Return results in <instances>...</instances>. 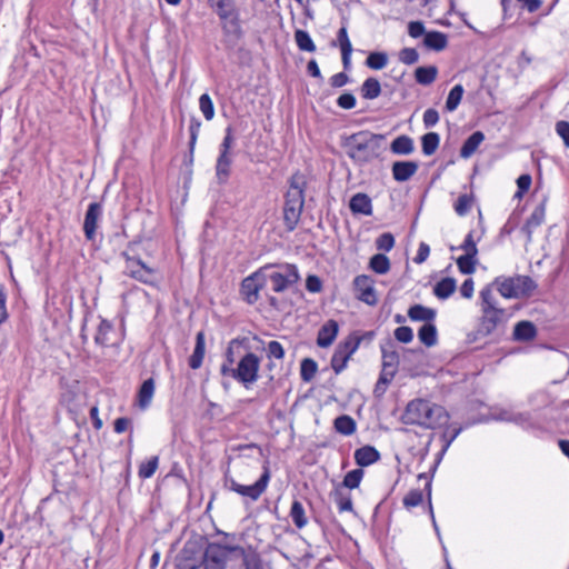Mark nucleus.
Returning <instances> with one entry per match:
<instances>
[{
    "mask_svg": "<svg viewBox=\"0 0 569 569\" xmlns=\"http://www.w3.org/2000/svg\"><path fill=\"white\" fill-rule=\"evenodd\" d=\"M545 204L541 203L537 206L531 212L530 217L527 219L525 226L522 227V231L527 233L530 239L532 229L539 227L545 220Z\"/></svg>",
    "mask_w": 569,
    "mask_h": 569,
    "instance_id": "obj_31",
    "label": "nucleus"
},
{
    "mask_svg": "<svg viewBox=\"0 0 569 569\" xmlns=\"http://www.w3.org/2000/svg\"><path fill=\"white\" fill-rule=\"evenodd\" d=\"M418 338L428 348L436 346L438 341L436 326L432 322L423 323L418 330Z\"/></svg>",
    "mask_w": 569,
    "mask_h": 569,
    "instance_id": "obj_33",
    "label": "nucleus"
},
{
    "mask_svg": "<svg viewBox=\"0 0 569 569\" xmlns=\"http://www.w3.org/2000/svg\"><path fill=\"white\" fill-rule=\"evenodd\" d=\"M240 345H241V341L239 339H232L229 342V345H228V347L226 349V352H224V361L221 365V367L233 368L232 366L236 362L233 347L234 346H240Z\"/></svg>",
    "mask_w": 569,
    "mask_h": 569,
    "instance_id": "obj_59",
    "label": "nucleus"
},
{
    "mask_svg": "<svg viewBox=\"0 0 569 569\" xmlns=\"http://www.w3.org/2000/svg\"><path fill=\"white\" fill-rule=\"evenodd\" d=\"M388 63V54L386 52H370L366 59V66L372 70H381Z\"/></svg>",
    "mask_w": 569,
    "mask_h": 569,
    "instance_id": "obj_49",
    "label": "nucleus"
},
{
    "mask_svg": "<svg viewBox=\"0 0 569 569\" xmlns=\"http://www.w3.org/2000/svg\"><path fill=\"white\" fill-rule=\"evenodd\" d=\"M416 161H395L391 167L392 177L397 182L408 181L418 170Z\"/></svg>",
    "mask_w": 569,
    "mask_h": 569,
    "instance_id": "obj_17",
    "label": "nucleus"
},
{
    "mask_svg": "<svg viewBox=\"0 0 569 569\" xmlns=\"http://www.w3.org/2000/svg\"><path fill=\"white\" fill-rule=\"evenodd\" d=\"M232 549L241 556L243 569H264L262 559L257 551H247L240 546H233Z\"/></svg>",
    "mask_w": 569,
    "mask_h": 569,
    "instance_id": "obj_23",
    "label": "nucleus"
},
{
    "mask_svg": "<svg viewBox=\"0 0 569 569\" xmlns=\"http://www.w3.org/2000/svg\"><path fill=\"white\" fill-rule=\"evenodd\" d=\"M295 40H296L298 48L301 51H307V52L316 51V44H315L313 40L311 39L310 34L306 30L297 29L295 31Z\"/></svg>",
    "mask_w": 569,
    "mask_h": 569,
    "instance_id": "obj_40",
    "label": "nucleus"
},
{
    "mask_svg": "<svg viewBox=\"0 0 569 569\" xmlns=\"http://www.w3.org/2000/svg\"><path fill=\"white\" fill-rule=\"evenodd\" d=\"M355 461L362 469L380 459V452L370 445L363 446L355 451Z\"/></svg>",
    "mask_w": 569,
    "mask_h": 569,
    "instance_id": "obj_21",
    "label": "nucleus"
},
{
    "mask_svg": "<svg viewBox=\"0 0 569 569\" xmlns=\"http://www.w3.org/2000/svg\"><path fill=\"white\" fill-rule=\"evenodd\" d=\"M537 327L529 320H521L513 328L512 339L520 342L532 341L537 337Z\"/></svg>",
    "mask_w": 569,
    "mask_h": 569,
    "instance_id": "obj_20",
    "label": "nucleus"
},
{
    "mask_svg": "<svg viewBox=\"0 0 569 569\" xmlns=\"http://www.w3.org/2000/svg\"><path fill=\"white\" fill-rule=\"evenodd\" d=\"M330 496L336 502L339 512L355 511L351 495L350 492H347L346 489L337 485L336 488L331 491Z\"/></svg>",
    "mask_w": 569,
    "mask_h": 569,
    "instance_id": "obj_26",
    "label": "nucleus"
},
{
    "mask_svg": "<svg viewBox=\"0 0 569 569\" xmlns=\"http://www.w3.org/2000/svg\"><path fill=\"white\" fill-rule=\"evenodd\" d=\"M395 246V237L390 232L381 233L376 239V248L381 251H390Z\"/></svg>",
    "mask_w": 569,
    "mask_h": 569,
    "instance_id": "obj_56",
    "label": "nucleus"
},
{
    "mask_svg": "<svg viewBox=\"0 0 569 569\" xmlns=\"http://www.w3.org/2000/svg\"><path fill=\"white\" fill-rule=\"evenodd\" d=\"M360 93L363 99L373 100L381 94V86L377 78H367L360 87Z\"/></svg>",
    "mask_w": 569,
    "mask_h": 569,
    "instance_id": "obj_36",
    "label": "nucleus"
},
{
    "mask_svg": "<svg viewBox=\"0 0 569 569\" xmlns=\"http://www.w3.org/2000/svg\"><path fill=\"white\" fill-rule=\"evenodd\" d=\"M349 209L353 214H372L371 198L365 192L353 194L349 201Z\"/></svg>",
    "mask_w": 569,
    "mask_h": 569,
    "instance_id": "obj_19",
    "label": "nucleus"
},
{
    "mask_svg": "<svg viewBox=\"0 0 569 569\" xmlns=\"http://www.w3.org/2000/svg\"><path fill=\"white\" fill-rule=\"evenodd\" d=\"M390 150L395 154L408 156L415 151L413 139L407 134L398 136L390 144Z\"/></svg>",
    "mask_w": 569,
    "mask_h": 569,
    "instance_id": "obj_29",
    "label": "nucleus"
},
{
    "mask_svg": "<svg viewBox=\"0 0 569 569\" xmlns=\"http://www.w3.org/2000/svg\"><path fill=\"white\" fill-rule=\"evenodd\" d=\"M358 348L359 340L350 341L348 338L337 345L330 361L331 368L336 375L341 373L346 369L349 359Z\"/></svg>",
    "mask_w": 569,
    "mask_h": 569,
    "instance_id": "obj_14",
    "label": "nucleus"
},
{
    "mask_svg": "<svg viewBox=\"0 0 569 569\" xmlns=\"http://www.w3.org/2000/svg\"><path fill=\"white\" fill-rule=\"evenodd\" d=\"M538 288L537 282L529 276H516L515 290L517 298H529Z\"/></svg>",
    "mask_w": 569,
    "mask_h": 569,
    "instance_id": "obj_25",
    "label": "nucleus"
},
{
    "mask_svg": "<svg viewBox=\"0 0 569 569\" xmlns=\"http://www.w3.org/2000/svg\"><path fill=\"white\" fill-rule=\"evenodd\" d=\"M337 43L339 44L341 51L352 50V46H351V42L349 40L348 31H347V27L346 26H342L338 30L337 41H332L331 44L336 46Z\"/></svg>",
    "mask_w": 569,
    "mask_h": 569,
    "instance_id": "obj_57",
    "label": "nucleus"
},
{
    "mask_svg": "<svg viewBox=\"0 0 569 569\" xmlns=\"http://www.w3.org/2000/svg\"><path fill=\"white\" fill-rule=\"evenodd\" d=\"M407 315L412 321H423L425 323H430L436 319L437 311L423 305L416 303L408 309Z\"/></svg>",
    "mask_w": 569,
    "mask_h": 569,
    "instance_id": "obj_22",
    "label": "nucleus"
},
{
    "mask_svg": "<svg viewBox=\"0 0 569 569\" xmlns=\"http://www.w3.org/2000/svg\"><path fill=\"white\" fill-rule=\"evenodd\" d=\"M480 311L477 328L466 337V343L472 345L482 338L491 337L492 342H497L506 333L507 322L510 315L506 309L499 307L490 286L480 291Z\"/></svg>",
    "mask_w": 569,
    "mask_h": 569,
    "instance_id": "obj_1",
    "label": "nucleus"
},
{
    "mask_svg": "<svg viewBox=\"0 0 569 569\" xmlns=\"http://www.w3.org/2000/svg\"><path fill=\"white\" fill-rule=\"evenodd\" d=\"M339 332V325L336 320H328L318 331L317 345L320 348H328L336 340Z\"/></svg>",
    "mask_w": 569,
    "mask_h": 569,
    "instance_id": "obj_18",
    "label": "nucleus"
},
{
    "mask_svg": "<svg viewBox=\"0 0 569 569\" xmlns=\"http://www.w3.org/2000/svg\"><path fill=\"white\" fill-rule=\"evenodd\" d=\"M515 277L503 278L497 277L492 282V286L497 287V290L503 298H517V292L515 290ZM491 287V284H489Z\"/></svg>",
    "mask_w": 569,
    "mask_h": 569,
    "instance_id": "obj_32",
    "label": "nucleus"
},
{
    "mask_svg": "<svg viewBox=\"0 0 569 569\" xmlns=\"http://www.w3.org/2000/svg\"><path fill=\"white\" fill-rule=\"evenodd\" d=\"M456 280L453 278L447 277L436 283V286L433 287V295L437 298L445 300L448 299L456 291Z\"/></svg>",
    "mask_w": 569,
    "mask_h": 569,
    "instance_id": "obj_35",
    "label": "nucleus"
},
{
    "mask_svg": "<svg viewBox=\"0 0 569 569\" xmlns=\"http://www.w3.org/2000/svg\"><path fill=\"white\" fill-rule=\"evenodd\" d=\"M556 132L563 140L566 147H569V122L560 120L556 123Z\"/></svg>",
    "mask_w": 569,
    "mask_h": 569,
    "instance_id": "obj_64",
    "label": "nucleus"
},
{
    "mask_svg": "<svg viewBox=\"0 0 569 569\" xmlns=\"http://www.w3.org/2000/svg\"><path fill=\"white\" fill-rule=\"evenodd\" d=\"M112 323L106 319H102L98 326L94 342L101 347L109 345V333L112 331Z\"/></svg>",
    "mask_w": 569,
    "mask_h": 569,
    "instance_id": "obj_43",
    "label": "nucleus"
},
{
    "mask_svg": "<svg viewBox=\"0 0 569 569\" xmlns=\"http://www.w3.org/2000/svg\"><path fill=\"white\" fill-rule=\"evenodd\" d=\"M375 281L370 276L360 274L353 279L355 296L368 306H376L378 298L375 290Z\"/></svg>",
    "mask_w": 569,
    "mask_h": 569,
    "instance_id": "obj_15",
    "label": "nucleus"
},
{
    "mask_svg": "<svg viewBox=\"0 0 569 569\" xmlns=\"http://www.w3.org/2000/svg\"><path fill=\"white\" fill-rule=\"evenodd\" d=\"M423 500V493L420 489L410 490L403 498V506L406 508H413L419 506Z\"/></svg>",
    "mask_w": 569,
    "mask_h": 569,
    "instance_id": "obj_55",
    "label": "nucleus"
},
{
    "mask_svg": "<svg viewBox=\"0 0 569 569\" xmlns=\"http://www.w3.org/2000/svg\"><path fill=\"white\" fill-rule=\"evenodd\" d=\"M485 140V134L482 131H475L471 133L466 141L463 142L461 149H460V157L463 159L470 158L478 147L481 144V142Z\"/></svg>",
    "mask_w": 569,
    "mask_h": 569,
    "instance_id": "obj_30",
    "label": "nucleus"
},
{
    "mask_svg": "<svg viewBox=\"0 0 569 569\" xmlns=\"http://www.w3.org/2000/svg\"><path fill=\"white\" fill-rule=\"evenodd\" d=\"M440 143V137L437 132H428L421 137L422 152L431 156L436 152Z\"/></svg>",
    "mask_w": 569,
    "mask_h": 569,
    "instance_id": "obj_42",
    "label": "nucleus"
},
{
    "mask_svg": "<svg viewBox=\"0 0 569 569\" xmlns=\"http://www.w3.org/2000/svg\"><path fill=\"white\" fill-rule=\"evenodd\" d=\"M333 427L337 432L343 436H350L356 431L357 423L352 417L348 415H341L335 419Z\"/></svg>",
    "mask_w": 569,
    "mask_h": 569,
    "instance_id": "obj_38",
    "label": "nucleus"
},
{
    "mask_svg": "<svg viewBox=\"0 0 569 569\" xmlns=\"http://www.w3.org/2000/svg\"><path fill=\"white\" fill-rule=\"evenodd\" d=\"M260 358L253 352H247L238 362L237 368L220 367L223 377H231L246 388L259 378Z\"/></svg>",
    "mask_w": 569,
    "mask_h": 569,
    "instance_id": "obj_5",
    "label": "nucleus"
},
{
    "mask_svg": "<svg viewBox=\"0 0 569 569\" xmlns=\"http://www.w3.org/2000/svg\"><path fill=\"white\" fill-rule=\"evenodd\" d=\"M438 74V68L436 66L418 67L415 70L416 81L421 86L431 84Z\"/></svg>",
    "mask_w": 569,
    "mask_h": 569,
    "instance_id": "obj_37",
    "label": "nucleus"
},
{
    "mask_svg": "<svg viewBox=\"0 0 569 569\" xmlns=\"http://www.w3.org/2000/svg\"><path fill=\"white\" fill-rule=\"evenodd\" d=\"M393 335H395L396 340L401 343H409L413 339V331L408 326L398 327L395 330Z\"/></svg>",
    "mask_w": 569,
    "mask_h": 569,
    "instance_id": "obj_60",
    "label": "nucleus"
},
{
    "mask_svg": "<svg viewBox=\"0 0 569 569\" xmlns=\"http://www.w3.org/2000/svg\"><path fill=\"white\" fill-rule=\"evenodd\" d=\"M495 420L513 422L525 427L530 421V415L527 412H513L511 410L501 409L493 415Z\"/></svg>",
    "mask_w": 569,
    "mask_h": 569,
    "instance_id": "obj_27",
    "label": "nucleus"
},
{
    "mask_svg": "<svg viewBox=\"0 0 569 569\" xmlns=\"http://www.w3.org/2000/svg\"><path fill=\"white\" fill-rule=\"evenodd\" d=\"M207 3L217 16L237 6L236 0H207Z\"/></svg>",
    "mask_w": 569,
    "mask_h": 569,
    "instance_id": "obj_52",
    "label": "nucleus"
},
{
    "mask_svg": "<svg viewBox=\"0 0 569 569\" xmlns=\"http://www.w3.org/2000/svg\"><path fill=\"white\" fill-rule=\"evenodd\" d=\"M273 268L279 270L267 269L264 284L271 283V290L276 293H282L296 286L300 280V274L296 264L292 263H274Z\"/></svg>",
    "mask_w": 569,
    "mask_h": 569,
    "instance_id": "obj_7",
    "label": "nucleus"
},
{
    "mask_svg": "<svg viewBox=\"0 0 569 569\" xmlns=\"http://www.w3.org/2000/svg\"><path fill=\"white\" fill-rule=\"evenodd\" d=\"M289 515L298 529L303 528L308 522L305 508L299 500H293Z\"/></svg>",
    "mask_w": 569,
    "mask_h": 569,
    "instance_id": "obj_39",
    "label": "nucleus"
},
{
    "mask_svg": "<svg viewBox=\"0 0 569 569\" xmlns=\"http://www.w3.org/2000/svg\"><path fill=\"white\" fill-rule=\"evenodd\" d=\"M318 370L317 362L311 358H305L300 363V377L305 382L311 381Z\"/></svg>",
    "mask_w": 569,
    "mask_h": 569,
    "instance_id": "obj_48",
    "label": "nucleus"
},
{
    "mask_svg": "<svg viewBox=\"0 0 569 569\" xmlns=\"http://www.w3.org/2000/svg\"><path fill=\"white\" fill-rule=\"evenodd\" d=\"M217 17L220 20V27L227 41L236 43L242 39L243 30L238 6L220 13Z\"/></svg>",
    "mask_w": 569,
    "mask_h": 569,
    "instance_id": "obj_13",
    "label": "nucleus"
},
{
    "mask_svg": "<svg viewBox=\"0 0 569 569\" xmlns=\"http://www.w3.org/2000/svg\"><path fill=\"white\" fill-rule=\"evenodd\" d=\"M289 188L283 198V224L286 230L292 232L298 227L305 208L307 180L299 171L288 179Z\"/></svg>",
    "mask_w": 569,
    "mask_h": 569,
    "instance_id": "obj_4",
    "label": "nucleus"
},
{
    "mask_svg": "<svg viewBox=\"0 0 569 569\" xmlns=\"http://www.w3.org/2000/svg\"><path fill=\"white\" fill-rule=\"evenodd\" d=\"M459 248L465 251V254L478 256V248H477L476 241L473 239L472 231H470L466 236L462 244Z\"/></svg>",
    "mask_w": 569,
    "mask_h": 569,
    "instance_id": "obj_61",
    "label": "nucleus"
},
{
    "mask_svg": "<svg viewBox=\"0 0 569 569\" xmlns=\"http://www.w3.org/2000/svg\"><path fill=\"white\" fill-rule=\"evenodd\" d=\"M199 108L206 120L210 121L214 117V106L211 97L208 93H203L199 98Z\"/></svg>",
    "mask_w": 569,
    "mask_h": 569,
    "instance_id": "obj_51",
    "label": "nucleus"
},
{
    "mask_svg": "<svg viewBox=\"0 0 569 569\" xmlns=\"http://www.w3.org/2000/svg\"><path fill=\"white\" fill-rule=\"evenodd\" d=\"M234 143L233 128L228 126L224 137L219 146V156L216 162V177L219 184H226L231 174V164L233 162L232 147Z\"/></svg>",
    "mask_w": 569,
    "mask_h": 569,
    "instance_id": "obj_9",
    "label": "nucleus"
},
{
    "mask_svg": "<svg viewBox=\"0 0 569 569\" xmlns=\"http://www.w3.org/2000/svg\"><path fill=\"white\" fill-rule=\"evenodd\" d=\"M363 470L361 468L353 469L346 473L343 480L338 486L343 489H356L359 487L363 477Z\"/></svg>",
    "mask_w": 569,
    "mask_h": 569,
    "instance_id": "obj_45",
    "label": "nucleus"
},
{
    "mask_svg": "<svg viewBox=\"0 0 569 569\" xmlns=\"http://www.w3.org/2000/svg\"><path fill=\"white\" fill-rule=\"evenodd\" d=\"M357 100L351 92H345L340 94L337 99V104L346 110L352 109L356 107Z\"/></svg>",
    "mask_w": 569,
    "mask_h": 569,
    "instance_id": "obj_62",
    "label": "nucleus"
},
{
    "mask_svg": "<svg viewBox=\"0 0 569 569\" xmlns=\"http://www.w3.org/2000/svg\"><path fill=\"white\" fill-rule=\"evenodd\" d=\"M457 266L459 271L462 274H471L476 270V264L478 262L477 256L471 254H462L457 260Z\"/></svg>",
    "mask_w": 569,
    "mask_h": 569,
    "instance_id": "obj_47",
    "label": "nucleus"
},
{
    "mask_svg": "<svg viewBox=\"0 0 569 569\" xmlns=\"http://www.w3.org/2000/svg\"><path fill=\"white\" fill-rule=\"evenodd\" d=\"M385 139V134L361 130L342 137L341 146L347 150V156L355 163L365 166L380 156Z\"/></svg>",
    "mask_w": 569,
    "mask_h": 569,
    "instance_id": "obj_2",
    "label": "nucleus"
},
{
    "mask_svg": "<svg viewBox=\"0 0 569 569\" xmlns=\"http://www.w3.org/2000/svg\"><path fill=\"white\" fill-rule=\"evenodd\" d=\"M465 89L461 84H456L450 91L446 100V110L455 111L461 102Z\"/></svg>",
    "mask_w": 569,
    "mask_h": 569,
    "instance_id": "obj_44",
    "label": "nucleus"
},
{
    "mask_svg": "<svg viewBox=\"0 0 569 569\" xmlns=\"http://www.w3.org/2000/svg\"><path fill=\"white\" fill-rule=\"evenodd\" d=\"M232 547L206 540L202 567L204 569H226L229 553L236 552Z\"/></svg>",
    "mask_w": 569,
    "mask_h": 569,
    "instance_id": "obj_12",
    "label": "nucleus"
},
{
    "mask_svg": "<svg viewBox=\"0 0 569 569\" xmlns=\"http://www.w3.org/2000/svg\"><path fill=\"white\" fill-rule=\"evenodd\" d=\"M270 477L271 472L269 468V461H266L260 478L253 485L244 486L231 479L229 489L237 492L240 496L250 498L252 501H257L266 491L268 483L270 481Z\"/></svg>",
    "mask_w": 569,
    "mask_h": 569,
    "instance_id": "obj_11",
    "label": "nucleus"
},
{
    "mask_svg": "<svg viewBox=\"0 0 569 569\" xmlns=\"http://www.w3.org/2000/svg\"><path fill=\"white\" fill-rule=\"evenodd\" d=\"M274 266L267 263L242 279L239 291L244 302L252 306L260 299V291L266 287V271Z\"/></svg>",
    "mask_w": 569,
    "mask_h": 569,
    "instance_id": "obj_10",
    "label": "nucleus"
},
{
    "mask_svg": "<svg viewBox=\"0 0 569 569\" xmlns=\"http://www.w3.org/2000/svg\"><path fill=\"white\" fill-rule=\"evenodd\" d=\"M449 415L442 406L425 399H413L401 415L405 425H417L426 429H436L446 425Z\"/></svg>",
    "mask_w": 569,
    "mask_h": 569,
    "instance_id": "obj_3",
    "label": "nucleus"
},
{
    "mask_svg": "<svg viewBox=\"0 0 569 569\" xmlns=\"http://www.w3.org/2000/svg\"><path fill=\"white\" fill-rule=\"evenodd\" d=\"M369 267L378 274H385L390 270V260L383 253H376L370 258Z\"/></svg>",
    "mask_w": 569,
    "mask_h": 569,
    "instance_id": "obj_41",
    "label": "nucleus"
},
{
    "mask_svg": "<svg viewBox=\"0 0 569 569\" xmlns=\"http://www.w3.org/2000/svg\"><path fill=\"white\" fill-rule=\"evenodd\" d=\"M137 242H129L126 250L121 252V257L126 261L124 273L144 284H152L154 281V269L147 266L137 254Z\"/></svg>",
    "mask_w": 569,
    "mask_h": 569,
    "instance_id": "obj_6",
    "label": "nucleus"
},
{
    "mask_svg": "<svg viewBox=\"0 0 569 569\" xmlns=\"http://www.w3.org/2000/svg\"><path fill=\"white\" fill-rule=\"evenodd\" d=\"M153 393L154 380L149 378L141 383L138 391V405L141 409H146L150 405Z\"/></svg>",
    "mask_w": 569,
    "mask_h": 569,
    "instance_id": "obj_34",
    "label": "nucleus"
},
{
    "mask_svg": "<svg viewBox=\"0 0 569 569\" xmlns=\"http://www.w3.org/2000/svg\"><path fill=\"white\" fill-rule=\"evenodd\" d=\"M471 203H472V196L471 194H461L459 196V198L457 199L456 203H455V211L457 212L458 216H466L470 209H471Z\"/></svg>",
    "mask_w": 569,
    "mask_h": 569,
    "instance_id": "obj_53",
    "label": "nucleus"
},
{
    "mask_svg": "<svg viewBox=\"0 0 569 569\" xmlns=\"http://www.w3.org/2000/svg\"><path fill=\"white\" fill-rule=\"evenodd\" d=\"M267 352L269 358L282 359L284 357V349L277 340L269 341Z\"/></svg>",
    "mask_w": 569,
    "mask_h": 569,
    "instance_id": "obj_63",
    "label": "nucleus"
},
{
    "mask_svg": "<svg viewBox=\"0 0 569 569\" xmlns=\"http://www.w3.org/2000/svg\"><path fill=\"white\" fill-rule=\"evenodd\" d=\"M206 352V338L204 332L199 331L196 336V345L192 355L189 358V367L193 370L199 369L202 366Z\"/></svg>",
    "mask_w": 569,
    "mask_h": 569,
    "instance_id": "obj_24",
    "label": "nucleus"
},
{
    "mask_svg": "<svg viewBox=\"0 0 569 569\" xmlns=\"http://www.w3.org/2000/svg\"><path fill=\"white\" fill-rule=\"evenodd\" d=\"M382 353V365L385 367H390L391 369L397 368L399 366V355L396 350H388L386 347H381Z\"/></svg>",
    "mask_w": 569,
    "mask_h": 569,
    "instance_id": "obj_54",
    "label": "nucleus"
},
{
    "mask_svg": "<svg viewBox=\"0 0 569 569\" xmlns=\"http://www.w3.org/2000/svg\"><path fill=\"white\" fill-rule=\"evenodd\" d=\"M158 465H159L158 456H153L149 460L142 462L139 466V471H138L139 477L141 479L151 478L154 475V472L157 471Z\"/></svg>",
    "mask_w": 569,
    "mask_h": 569,
    "instance_id": "obj_50",
    "label": "nucleus"
},
{
    "mask_svg": "<svg viewBox=\"0 0 569 569\" xmlns=\"http://www.w3.org/2000/svg\"><path fill=\"white\" fill-rule=\"evenodd\" d=\"M200 128H201V121L196 118V117H191L190 119V126H189V133H190V139H189V161L192 162L193 161V152H194V148H196V143H197V139H198V136H199V131H200Z\"/></svg>",
    "mask_w": 569,
    "mask_h": 569,
    "instance_id": "obj_46",
    "label": "nucleus"
},
{
    "mask_svg": "<svg viewBox=\"0 0 569 569\" xmlns=\"http://www.w3.org/2000/svg\"><path fill=\"white\" fill-rule=\"evenodd\" d=\"M204 545L203 537L187 540L176 557V568L199 569L202 567Z\"/></svg>",
    "mask_w": 569,
    "mask_h": 569,
    "instance_id": "obj_8",
    "label": "nucleus"
},
{
    "mask_svg": "<svg viewBox=\"0 0 569 569\" xmlns=\"http://www.w3.org/2000/svg\"><path fill=\"white\" fill-rule=\"evenodd\" d=\"M101 216L102 204L100 202H92L88 206L83 221V232L88 241H93L96 239L98 222Z\"/></svg>",
    "mask_w": 569,
    "mask_h": 569,
    "instance_id": "obj_16",
    "label": "nucleus"
},
{
    "mask_svg": "<svg viewBox=\"0 0 569 569\" xmlns=\"http://www.w3.org/2000/svg\"><path fill=\"white\" fill-rule=\"evenodd\" d=\"M423 44L435 51H442L448 46V37L440 31H428L423 38Z\"/></svg>",
    "mask_w": 569,
    "mask_h": 569,
    "instance_id": "obj_28",
    "label": "nucleus"
},
{
    "mask_svg": "<svg viewBox=\"0 0 569 569\" xmlns=\"http://www.w3.org/2000/svg\"><path fill=\"white\" fill-rule=\"evenodd\" d=\"M399 60L405 64H413L419 60V53L415 48H403L399 52Z\"/></svg>",
    "mask_w": 569,
    "mask_h": 569,
    "instance_id": "obj_58",
    "label": "nucleus"
}]
</instances>
